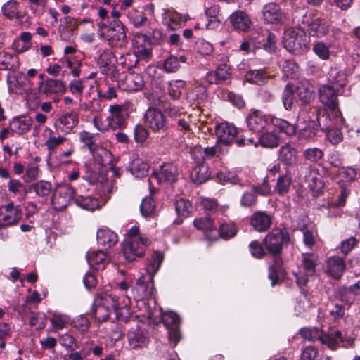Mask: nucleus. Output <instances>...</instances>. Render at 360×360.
Masks as SVG:
<instances>
[{"label":"nucleus","instance_id":"nucleus-1","mask_svg":"<svg viewBox=\"0 0 360 360\" xmlns=\"http://www.w3.org/2000/svg\"><path fill=\"white\" fill-rule=\"evenodd\" d=\"M290 238L285 229L274 228L264 237L262 244L274 258V264L269 268V278L271 281V285L274 286L278 282L280 276L284 273L281 255L284 245L289 244Z\"/></svg>","mask_w":360,"mask_h":360},{"label":"nucleus","instance_id":"nucleus-2","mask_svg":"<svg viewBox=\"0 0 360 360\" xmlns=\"http://www.w3.org/2000/svg\"><path fill=\"white\" fill-rule=\"evenodd\" d=\"M130 304V297L126 296L120 300V297L112 292H100L97 294L94 300V304H101L111 310H114L117 319L123 322L129 321L131 318V312L129 308Z\"/></svg>","mask_w":360,"mask_h":360},{"label":"nucleus","instance_id":"nucleus-3","mask_svg":"<svg viewBox=\"0 0 360 360\" xmlns=\"http://www.w3.org/2000/svg\"><path fill=\"white\" fill-rule=\"evenodd\" d=\"M294 23L300 27L304 25L302 29L307 27L308 33L313 37H321L326 35L328 32V25L325 19L314 17L311 13L298 11L295 12L293 16Z\"/></svg>","mask_w":360,"mask_h":360},{"label":"nucleus","instance_id":"nucleus-4","mask_svg":"<svg viewBox=\"0 0 360 360\" xmlns=\"http://www.w3.org/2000/svg\"><path fill=\"white\" fill-rule=\"evenodd\" d=\"M150 240L145 236H139L138 238H129L122 243V253L127 262H132L137 257L145 255L146 248L150 245Z\"/></svg>","mask_w":360,"mask_h":360},{"label":"nucleus","instance_id":"nucleus-5","mask_svg":"<svg viewBox=\"0 0 360 360\" xmlns=\"http://www.w3.org/2000/svg\"><path fill=\"white\" fill-rule=\"evenodd\" d=\"M318 259V255L314 253L302 254L301 267L303 272L300 270L299 272L294 273L296 283L299 286L305 285L309 281V276L315 274Z\"/></svg>","mask_w":360,"mask_h":360},{"label":"nucleus","instance_id":"nucleus-6","mask_svg":"<svg viewBox=\"0 0 360 360\" xmlns=\"http://www.w3.org/2000/svg\"><path fill=\"white\" fill-rule=\"evenodd\" d=\"M283 44L287 51L295 55L301 54L307 49V44L302 41V36L292 27L285 30Z\"/></svg>","mask_w":360,"mask_h":360},{"label":"nucleus","instance_id":"nucleus-7","mask_svg":"<svg viewBox=\"0 0 360 360\" xmlns=\"http://www.w3.org/2000/svg\"><path fill=\"white\" fill-rule=\"evenodd\" d=\"M321 342L326 345L328 348L335 350L339 347L349 348L354 344V340L350 337L344 336L341 331L332 330L323 333Z\"/></svg>","mask_w":360,"mask_h":360},{"label":"nucleus","instance_id":"nucleus-8","mask_svg":"<svg viewBox=\"0 0 360 360\" xmlns=\"http://www.w3.org/2000/svg\"><path fill=\"white\" fill-rule=\"evenodd\" d=\"M22 210L14 206L13 202L0 207V228H6L17 224L21 219Z\"/></svg>","mask_w":360,"mask_h":360},{"label":"nucleus","instance_id":"nucleus-9","mask_svg":"<svg viewBox=\"0 0 360 360\" xmlns=\"http://www.w3.org/2000/svg\"><path fill=\"white\" fill-rule=\"evenodd\" d=\"M144 122L154 132H166L168 129L165 115L157 108H149L146 111Z\"/></svg>","mask_w":360,"mask_h":360},{"label":"nucleus","instance_id":"nucleus-10","mask_svg":"<svg viewBox=\"0 0 360 360\" xmlns=\"http://www.w3.org/2000/svg\"><path fill=\"white\" fill-rule=\"evenodd\" d=\"M161 320L162 323L168 330L169 340L176 345L181 339L179 331L180 318L179 315L173 311L164 312L162 314Z\"/></svg>","mask_w":360,"mask_h":360},{"label":"nucleus","instance_id":"nucleus-11","mask_svg":"<svg viewBox=\"0 0 360 360\" xmlns=\"http://www.w3.org/2000/svg\"><path fill=\"white\" fill-rule=\"evenodd\" d=\"M74 188L70 185L65 184L58 186L52 197V203L56 210H63L75 198Z\"/></svg>","mask_w":360,"mask_h":360},{"label":"nucleus","instance_id":"nucleus-12","mask_svg":"<svg viewBox=\"0 0 360 360\" xmlns=\"http://www.w3.org/2000/svg\"><path fill=\"white\" fill-rule=\"evenodd\" d=\"M128 345L131 349L146 347L149 342L148 332L139 325L131 328L127 333Z\"/></svg>","mask_w":360,"mask_h":360},{"label":"nucleus","instance_id":"nucleus-13","mask_svg":"<svg viewBox=\"0 0 360 360\" xmlns=\"http://www.w3.org/2000/svg\"><path fill=\"white\" fill-rule=\"evenodd\" d=\"M215 134L217 137V143L229 146L233 142L236 143L238 129L233 124L221 122L216 125Z\"/></svg>","mask_w":360,"mask_h":360},{"label":"nucleus","instance_id":"nucleus-14","mask_svg":"<svg viewBox=\"0 0 360 360\" xmlns=\"http://www.w3.org/2000/svg\"><path fill=\"white\" fill-rule=\"evenodd\" d=\"M155 288L153 278L141 276L136 280V285L132 288L133 296L136 300H144L153 295Z\"/></svg>","mask_w":360,"mask_h":360},{"label":"nucleus","instance_id":"nucleus-15","mask_svg":"<svg viewBox=\"0 0 360 360\" xmlns=\"http://www.w3.org/2000/svg\"><path fill=\"white\" fill-rule=\"evenodd\" d=\"M115 56L111 50H105L99 56L98 65L103 74L117 78L119 73L115 66Z\"/></svg>","mask_w":360,"mask_h":360},{"label":"nucleus","instance_id":"nucleus-16","mask_svg":"<svg viewBox=\"0 0 360 360\" xmlns=\"http://www.w3.org/2000/svg\"><path fill=\"white\" fill-rule=\"evenodd\" d=\"M245 120L249 130L255 133L262 132L269 122L267 116L259 110H251Z\"/></svg>","mask_w":360,"mask_h":360},{"label":"nucleus","instance_id":"nucleus-17","mask_svg":"<svg viewBox=\"0 0 360 360\" xmlns=\"http://www.w3.org/2000/svg\"><path fill=\"white\" fill-rule=\"evenodd\" d=\"M178 176V169L176 165L172 163L163 165L158 172H155L148 179L151 180L155 179L159 183L169 182L173 183L176 181Z\"/></svg>","mask_w":360,"mask_h":360},{"label":"nucleus","instance_id":"nucleus-18","mask_svg":"<svg viewBox=\"0 0 360 360\" xmlns=\"http://www.w3.org/2000/svg\"><path fill=\"white\" fill-rule=\"evenodd\" d=\"M103 39L108 40L112 44H121L125 41L126 34L123 24L118 20L110 22V27L105 33Z\"/></svg>","mask_w":360,"mask_h":360},{"label":"nucleus","instance_id":"nucleus-19","mask_svg":"<svg viewBox=\"0 0 360 360\" xmlns=\"http://www.w3.org/2000/svg\"><path fill=\"white\" fill-rule=\"evenodd\" d=\"M272 224V217L264 211L255 212L250 217V225L258 232L267 231Z\"/></svg>","mask_w":360,"mask_h":360},{"label":"nucleus","instance_id":"nucleus-20","mask_svg":"<svg viewBox=\"0 0 360 360\" xmlns=\"http://www.w3.org/2000/svg\"><path fill=\"white\" fill-rule=\"evenodd\" d=\"M346 269L344 259L339 256H332L326 261V273L335 280H339Z\"/></svg>","mask_w":360,"mask_h":360},{"label":"nucleus","instance_id":"nucleus-21","mask_svg":"<svg viewBox=\"0 0 360 360\" xmlns=\"http://www.w3.org/2000/svg\"><path fill=\"white\" fill-rule=\"evenodd\" d=\"M262 17L266 23L278 24L282 22L283 14L278 4L269 3L263 7Z\"/></svg>","mask_w":360,"mask_h":360},{"label":"nucleus","instance_id":"nucleus-22","mask_svg":"<svg viewBox=\"0 0 360 360\" xmlns=\"http://www.w3.org/2000/svg\"><path fill=\"white\" fill-rule=\"evenodd\" d=\"M319 100L326 106L328 107L330 110H336L338 103V95L335 93L334 87L328 85L321 86L319 90Z\"/></svg>","mask_w":360,"mask_h":360},{"label":"nucleus","instance_id":"nucleus-23","mask_svg":"<svg viewBox=\"0 0 360 360\" xmlns=\"http://www.w3.org/2000/svg\"><path fill=\"white\" fill-rule=\"evenodd\" d=\"M110 115L108 117V127L112 129L124 128L126 125V114L119 105L110 108Z\"/></svg>","mask_w":360,"mask_h":360},{"label":"nucleus","instance_id":"nucleus-24","mask_svg":"<svg viewBox=\"0 0 360 360\" xmlns=\"http://www.w3.org/2000/svg\"><path fill=\"white\" fill-rule=\"evenodd\" d=\"M237 231L236 227L233 224L219 223V229L216 227L211 233H209V240L216 241L220 238L226 240L234 237Z\"/></svg>","mask_w":360,"mask_h":360},{"label":"nucleus","instance_id":"nucleus-25","mask_svg":"<svg viewBox=\"0 0 360 360\" xmlns=\"http://www.w3.org/2000/svg\"><path fill=\"white\" fill-rule=\"evenodd\" d=\"M231 76V69L226 64L219 65L215 71L207 73L205 79L210 84H219L229 79Z\"/></svg>","mask_w":360,"mask_h":360},{"label":"nucleus","instance_id":"nucleus-26","mask_svg":"<svg viewBox=\"0 0 360 360\" xmlns=\"http://www.w3.org/2000/svg\"><path fill=\"white\" fill-rule=\"evenodd\" d=\"M339 111L331 110L330 113L327 112L326 110H319L317 112V122L319 128L324 132L331 129L337 124L339 117H338V113Z\"/></svg>","mask_w":360,"mask_h":360},{"label":"nucleus","instance_id":"nucleus-27","mask_svg":"<svg viewBox=\"0 0 360 360\" xmlns=\"http://www.w3.org/2000/svg\"><path fill=\"white\" fill-rule=\"evenodd\" d=\"M278 159L285 165H295L297 162V150L291 144L285 143L278 151Z\"/></svg>","mask_w":360,"mask_h":360},{"label":"nucleus","instance_id":"nucleus-28","mask_svg":"<svg viewBox=\"0 0 360 360\" xmlns=\"http://www.w3.org/2000/svg\"><path fill=\"white\" fill-rule=\"evenodd\" d=\"M58 127L65 134H70L79 123L78 113L75 111L62 114L58 119Z\"/></svg>","mask_w":360,"mask_h":360},{"label":"nucleus","instance_id":"nucleus-29","mask_svg":"<svg viewBox=\"0 0 360 360\" xmlns=\"http://www.w3.org/2000/svg\"><path fill=\"white\" fill-rule=\"evenodd\" d=\"M360 295V281L350 287H341L336 292V297L342 302L351 304L357 295Z\"/></svg>","mask_w":360,"mask_h":360},{"label":"nucleus","instance_id":"nucleus-30","mask_svg":"<svg viewBox=\"0 0 360 360\" xmlns=\"http://www.w3.org/2000/svg\"><path fill=\"white\" fill-rule=\"evenodd\" d=\"M86 257L89 264L97 271L103 270L109 263L106 254L101 250L88 252Z\"/></svg>","mask_w":360,"mask_h":360},{"label":"nucleus","instance_id":"nucleus-31","mask_svg":"<svg viewBox=\"0 0 360 360\" xmlns=\"http://www.w3.org/2000/svg\"><path fill=\"white\" fill-rule=\"evenodd\" d=\"M39 89L41 93L46 95L64 93L65 91L63 82L54 79H48L44 82H40Z\"/></svg>","mask_w":360,"mask_h":360},{"label":"nucleus","instance_id":"nucleus-32","mask_svg":"<svg viewBox=\"0 0 360 360\" xmlns=\"http://www.w3.org/2000/svg\"><path fill=\"white\" fill-rule=\"evenodd\" d=\"M32 124V119L30 117L22 116L13 118L10 122L11 134L18 135L28 131Z\"/></svg>","mask_w":360,"mask_h":360},{"label":"nucleus","instance_id":"nucleus-33","mask_svg":"<svg viewBox=\"0 0 360 360\" xmlns=\"http://www.w3.org/2000/svg\"><path fill=\"white\" fill-rule=\"evenodd\" d=\"M97 242L99 245L106 248L114 246L118 238L117 234L108 228H101L98 230L96 235Z\"/></svg>","mask_w":360,"mask_h":360},{"label":"nucleus","instance_id":"nucleus-34","mask_svg":"<svg viewBox=\"0 0 360 360\" xmlns=\"http://www.w3.org/2000/svg\"><path fill=\"white\" fill-rule=\"evenodd\" d=\"M190 176L194 183L198 184H203L211 176L210 167L206 164H198L193 168Z\"/></svg>","mask_w":360,"mask_h":360},{"label":"nucleus","instance_id":"nucleus-35","mask_svg":"<svg viewBox=\"0 0 360 360\" xmlns=\"http://www.w3.org/2000/svg\"><path fill=\"white\" fill-rule=\"evenodd\" d=\"M230 22L234 29L245 31L250 27L251 21L245 12L238 11L231 15Z\"/></svg>","mask_w":360,"mask_h":360},{"label":"nucleus","instance_id":"nucleus-36","mask_svg":"<svg viewBox=\"0 0 360 360\" xmlns=\"http://www.w3.org/2000/svg\"><path fill=\"white\" fill-rule=\"evenodd\" d=\"M296 93L303 103H309L313 98L314 88L307 80H301L297 84Z\"/></svg>","mask_w":360,"mask_h":360},{"label":"nucleus","instance_id":"nucleus-37","mask_svg":"<svg viewBox=\"0 0 360 360\" xmlns=\"http://www.w3.org/2000/svg\"><path fill=\"white\" fill-rule=\"evenodd\" d=\"M281 139L276 131H266L259 135V144L266 148H274L279 145Z\"/></svg>","mask_w":360,"mask_h":360},{"label":"nucleus","instance_id":"nucleus-38","mask_svg":"<svg viewBox=\"0 0 360 360\" xmlns=\"http://www.w3.org/2000/svg\"><path fill=\"white\" fill-rule=\"evenodd\" d=\"M181 14L172 11H166L162 14V23L170 30H176L181 27Z\"/></svg>","mask_w":360,"mask_h":360},{"label":"nucleus","instance_id":"nucleus-39","mask_svg":"<svg viewBox=\"0 0 360 360\" xmlns=\"http://www.w3.org/2000/svg\"><path fill=\"white\" fill-rule=\"evenodd\" d=\"M303 126L300 131V136L306 140H310L316 136L319 126L315 120H309L303 122Z\"/></svg>","mask_w":360,"mask_h":360},{"label":"nucleus","instance_id":"nucleus-40","mask_svg":"<svg viewBox=\"0 0 360 360\" xmlns=\"http://www.w3.org/2000/svg\"><path fill=\"white\" fill-rule=\"evenodd\" d=\"M18 57L8 53H0V70H12L18 67Z\"/></svg>","mask_w":360,"mask_h":360},{"label":"nucleus","instance_id":"nucleus-41","mask_svg":"<svg viewBox=\"0 0 360 360\" xmlns=\"http://www.w3.org/2000/svg\"><path fill=\"white\" fill-rule=\"evenodd\" d=\"M271 122L274 127L279 130L280 132L284 133L288 136H293L296 133V127L293 124L290 123L287 120L272 117Z\"/></svg>","mask_w":360,"mask_h":360},{"label":"nucleus","instance_id":"nucleus-42","mask_svg":"<svg viewBox=\"0 0 360 360\" xmlns=\"http://www.w3.org/2000/svg\"><path fill=\"white\" fill-rule=\"evenodd\" d=\"M163 259L164 256L161 252H155L153 253L146 266V272L148 275V277L153 278L154 275L159 270Z\"/></svg>","mask_w":360,"mask_h":360},{"label":"nucleus","instance_id":"nucleus-43","mask_svg":"<svg viewBox=\"0 0 360 360\" xmlns=\"http://www.w3.org/2000/svg\"><path fill=\"white\" fill-rule=\"evenodd\" d=\"M75 201L79 207L89 211H94L99 207L98 200L90 195H77Z\"/></svg>","mask_w":360,"mask_h":360},{"label":"nucleus","instance_id":"nucleus-44","mask_svg":"<svg viewBox=\"0 0 360 360\" xmlns=\"http://www.w3.org/2000/svg\"><path fill=\"white\" fill-rule=\"evenodd\" d=\"M193 224L197 229L204 231L207 240H209V233H211L216 228L213 220L209 217L195 219Z\"/></svg>","mask_w":360,"mask_h":360},{"label":"nucleus","instance_id":"nucleus-45","mask_svg":"<svg viewBox=\"0 0 360 360\" xmlns=\"http://www.w3.org/2000/svg\"><path fill=\"white\" fill-rule=\"evenodd\" d=\"M31 189L38 197L45 198L49 196L52 191V184L45 180H40L31 185Z\"/></svg>","mask_w":360,"mask_h":360},{"label":"nucleus","instance_id":"nucleus-46","mask_svg":"<svg viewBox=\"0 0 360 360\" xmlns=\"http://www.w3.org/2000/svg\"><path fill=\"white\" fill-rule=\"evenodd\" d=\"M295 89L291 84H288L282 94V103L285 110H292L295 106Z\"/></svg>","mask_w":360,"mask_h":360},{"label":"nucleus","instance_id":"nucleus-47","mask_svg":"<svg viewBox=\"0 0 360 360\" xmlns=\"http://www.w3.org/2000/svg\"><path fill=\"white\" fill-rule=\"evenodd\" d=\"M245 78L248 82L259 84L265 82L270 76L262 69L249 70L245 74Z\"/></svg>","mask_w":360,"mask_h":360},{"label":"nucleus","instance_id":"nucleus-48","mask_svg":"<svg viewBox=\"0 0 360 360\" xmlns=\"http://www.w3.org/2000/svg\"><path fill=\"white\" fill-rule=\"evenodd\" d=\"M92 156L98 164L101 165H107L111 160V153L107 149L96 146L94 150H91Z\"/></svg>","mask_w":360,"mask_h":360},{"label":"nucleus","instance_id":"nucleus-49","mask_svg":"<svg viewBox=\"0 0 360 360\" xmlns=\"http://www.w3.org/2000/svg\"><path fill=\"white\" fill-rule=\"evenodd\" d=\"M126 84L129 91H140L144 86L143 76L140 74H130L126 77Z\"/></svg>","mask_w":360,"mask_h":360},{"label":"nucleus","instance_id":"nucleus-50","mask_svg":"<svg viewBox=\"0 0 360 360\" xmlns=\"http://www.w3.org/2000/svg\"><path fill=\"white\" fill-rule=\"evenodd\" d=\"M323 155V151L316 147L307 148L302 153L304 160L311 163H319L322 160Z\"/></svg>","mask_w":360,"mask_h":360},{"label":"nucleus","instance_id":"nucleus-51","mask_svg":"<svg viewBox=\"0 0 360 360\" xmlns=\"http://www.w3.org/2000/svg\"><path fill=\"white\" fill-rule=\"evenodd\" d=\"M3 15L12 20L18 17V3L15 0H9L1 8Z\"/></svg>","mask_w":360,"mask_h":360},{"label":"nucleus","instance_id":"nucleus-52","mask_svg":"<svg viewBox=\"0 0 360 360\" xmlns=\"http://www.w3.org/2000/svg\"><path fill=\"white\" fill-rule=\"evenodd\" d=\"M292 183V178L288 174H284L281 176L276 182V185L275 186V191L279 195H284L287 194L289 191L290 185Z\"/></svg>","mask_w":360,"mask_h":360},{"label":"nucleus","instance_id":"nucleus-53","mask_svg":"<svg viewBox=\"0 0 360 360\" xmlns=\"http://www.w3.org/2000/svg\"><path fill=\"white\" fill-rule=\"evenodd\" d=\"M300 335L304 339L309 341L314 342L317 340L321 341V337L323 336V332L318 328H302L299 331Z\"/></svg>","mask_w":360,"mask_h":360},{"label":"nucleus","instance_id":"nucleus-54","mask_svg":"<svg viewBox=\"0 0 360 360\" xmlns=\"http://www.w3.org/2000/svg\"><path fill=\"white\" fill-rule=\"evenodd\" d=\"M98 135V134H92L85 130L80 131L78 134L79 141L83 143L89 151L94 150L95 147L98 146L96 143Z\"/></svg>","mask_w":360,"mask_h":360},{"label":"nucleus","instance_id":"nucleus-55","mask_svg":"<svg viewBox=\"0 0 360 360\" xmlns=\"http://www.w3.org/2000/svg\"><path fill=\"white\" fill-rule=\"evenodd\" d=\"M111 311V309L101 304H94L93 315L95 321L98 323L106 321L110 316Z\"/></svg>","mask_w":360,"mask_h":360},{"label":"nucleus","instance_id":"nucleus-56","mask_svg":"<svg viewBox=\"0 0 360 360\" xmlns=\"http://www.w3.org/2000/svg\"><path fill=\"white\" fill-rule=\"evenodd\" d=\"M192 204L188 200L180 198L175 202V209L179 216L188 217L192 211Z\"/></svg>","mask_w":360,"mask_h":360},{"label":"nucleus","instance_id":"nucleus-57","mask_svg":"<svg viewBox=\"0 0 360 360\" xmlns=\"http://www.w3.org/2000/svg\"><path fill=\"white\" fill-rule=\"evenodd\" d=\"M186 83L183 80H173L169 83V94L174 99H178L182 94Z\"/></svg>","mask_w":360,"mask_h":360},{"label":"nucleus","instance_id":"nucleus-58","mask_svg":"<svg viewBox=\"0 0 360 360\" xmlns=\"http://www.w3.org/2000/svg\"><path fill=\"white\" fill-rule=\"evenodd\" d=\"M46 323V318L39 313H31L29 318V324L36 330H42Z\"/></svg>","mask_w":360,"mask_h":360},{"label":"nucleus","instance_id":"nucleus-59","mask_svg":"<svg viewBox=\"0 0 360 360\" xmlns=\"http://www.w3.org/2000/svg\"><path fill=\"white\" fill-rule=\"evenodd\" d=\"M68 141L69 139L67 137L55 136L53 135V131H51L49 137L45 142V146L50 152H54L58 146Z\"/></svg>","mask_w":360,"mask_h":360},{"label":"nucleus","instance_id":"nucleus-60","mask_svg":"<svg viewBox=\"0 0 360 360\" xmlns=\"http://www.w3.org/2000/svg\"><path fill=\"white\" fill-rule=\"evenodd\" d=\"M181 67L179 60L175 56L170 55L164 61L163 70L167 73L177 72Z\"/></svg>","mask_w":360,"mask_h":360},{"label":"nucleus","instance_id":"nucleus-61","mask_svg":"<svg viewBox=\"0 0 360 360\" xmlns=\"http://www.w3.org/2000/svg\"><path fill=\"white\" fill-rule=\"evenodd\" d=\"M155 208V205L152 197L148 196L143 199L140 205V210L143 216L150 217L154 212Z\"/></svg>","mask_w":360,"mask_h":360},{"label":"nucleus","instance_id":"nucleus-62","mask_svg":"<svg viewBox=\"0 0 360 360\" xmlns=\"http://www.w3.org/2000/svg\"><path fill=\"white\" fill-rule=\"evenodd\" d=\"M138 62L139 58L136 54L128 53L125 56H122L118 63L122 68L131 70L137 65Z\"/></svg>","mask_w":360,"mask_h":360},{"label":"nucleus","instance_id":"nucleus-63","mask_svg":"<svg viewBox=\"0 0 360 360\" xmlns=\"http://www.w3.org/2000/svg\"><path fill=\"white\" fill-rule=\"evenodd\" d=\"M359 240L357 239L354 237H350L342 240L340 245L337 247V250H339L342 254L347 255L357 246Z\"/></svg>","mask_w":360,"mask_h":360},{"label":"nucleus","instance_id":"nucleus-64","mask_svg":"<svg viewBox=\"0 0 360 360\" xmlns=\"http://www.w3.org/2000/svg\"><path fill=\"white\" fill-rule=\"evenodd\" d=\"M329 79L336 87H343L347 84V79L345 74L331 70L329 73Z\"/></svg>","mask_w":360,"mask_h":360}]
</instances>
